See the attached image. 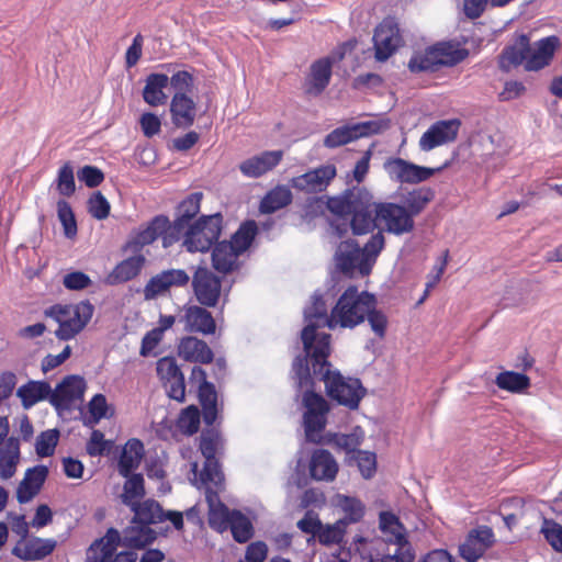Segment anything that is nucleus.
I'll return each mask as SVG.
<instances>
[{
  "instance_id": "obj_1",
  "label": "nucleus",
  "mask_w": 562,
  "mask_h": 562,
  "mask_svg": "<svg viewBox=\"0 0 562 562\" xmlns=\"http://www.w3.org/2000/svg\"><path fill=\"white\" fill-rule=\"evenodd\" d=\"M326 336L322 338L317 350L310 357L308 363L313 382H324L327 395L338 404L356 409L364 397L367 390L356 378H345L339 371L331 370L328 361L330 350Z\"/></svg>"
},
{
  "instance_id": "obj_2",
  "label": "nucleus",
  "mask_w": 562,
  "mask_h": 562,
  "mask_svg": "<svg viewBox=\"0 0 562 562\" xmlns=\"http://www.w3.org/2000/svg\"><path fill=\"white\" fill-rule=\"evenodd\" d=\"M291 378L297 393H302V402L305 407L303 415L304 429L307 440L314 441L315 435L322 432L326 427L329 406L327 401L314 392V382L311 373L308 359L295 357L292 362Z\"/></svg>"
},
{
  "instance_id": "obj_3",
  "label": "nucleus",
  "mask_w": 562,
  "mask_h": 562,
  "mask_svg": "<svg viewBox=\"0 0 562 562\" xmlns=\"http://www.w3.org/2000/svg\"><path fill=\"white\" fill-rule=\"evenodd\" d=\"M373 304H378L374 294L367 291L360 292L357 286L350 285L331 307L327 327L331 330L336 328L352 329L366 321V315Z\"/></svg>"
},
{
  "instance_id": "obj_4",
  "label": "nucleus",
  "mask_w": 562,
  "mask_h": 562,
  "mask_svg": "<svg viewBox=\"0 0 562 562\" xmlns=\"http://www.w3.org/2000/svg\"><path fill=\"white\" fill-rule=\"evenodd\" d=\"M383 247L382 232L373 234L363 247L353 239L344 240L335 254L336 267L345 274H352L356 271L362 276L369 274Z\"/></svg>"
},
{
  "instance_id": "obj_5",
  "label": "nucleus",
  "mask_w": 562,
  "mask_h": 562,
  "mask_svg": "<svg viewBox=\"0 0 562 562\" xmlns=\"http://www.w3.org/2000/svg\"><path fill=\"white\" fill-rule=\"evenodd\" d=\"M258 233L255 221L244 222L232 235L231 240H223L214 245L212 250V266L223 274L234 272L240 268L239 256L249 249Z\"/></svg>"
},
{
  "instance_id": "obj_6",
  "label": "nucleus",
  "mask_w": 562,
  "mask_h": 562,
  "mask_svg": "<svg viewBox=\"0 0 562 562\" xmlns=\"http://www.w3.org/2000/svg\"><path fill=\"white\" fill-rule=\"evenodd\" d=\"M94 306L85 300L77 304H55L44 311V315L58 324L55 336L59 340L75 338L90 322Z\"/></svg>"
},
{
  "instance_id": "obj_7",
  "label": "nucleus",
  "mask_w": 562,
  "mask_h": 562,
  "mask_svg": "<svg viewBox=\"0 0 562 562\" xmlns=\"http://www.w3.org/2000/svg\"><path fill=\"white\" fill-rule=\"evenodd\" d=\"M304 318L307 323L301 331L304 355H299L297 357L310 360V357L315 353L324 336L328 337V350H330V335L317 333L318 327H327V319H329L327 299L318 290L312 295L311 304L304 308Z\"/></svg>"
},
{
  "instance_id": "obj_8",
  "label": "nucleus",
  "mask_w": 562,
  "mask_h": 562,
  "mask_svg": "<svg viewBox=\"0 0 562 562\" xmlns=\"http://www.w3.org/2000/svg\"><path fill=\"white\" fill-rule=\"evenodd\" d=\"M222 224L221 213L200 216L184 232L183 248L189 252L209 251L221 236Z\"/></svg>"
},
{
  "instance_id": "obj_9",
  "label": "nucleus",
  "mask_w": 562,
  "mask_h": 562,
  "mask_svg": "<svg viewBox=\"0 0 562 562\" xmlns=\"http://www.w3.org/2000/svg\"><path fill=\"white\" fill-rule=\"evenodd\" d=\"M389 127V122L384 120H371L346 124L333 130L324 138V146L327 148H337L361 137H368L382 133Z\"/></svg>"
},
{
  "instance_id": "obj_10",
  "label": "nucleus",
  "mask_w": 562,
  "mask_h": 562,
  "mask_svg": "<svg viewBox=\"0 0 562 562\" xmlns=\"http://www.w3.org/2000/svg\"><path fill=\"white\" fill-rule=\"evenodd\" d=\"M375 218L383 222L385 229L396 236L411 233L415 222L404 205L391 202L374 204Z\"/></svg>"
},
{
  "instance_id": "obj_11",
  "label": "nucleus",
  "mask_w": 562,
  "mask_h": 562,
  "mask_svg": "<svg viewBox=\"0 0 562 562\" xmlns=\"http://www.w3.org/2000/svg\"><path fill=\"white\" fill-rule=\"evenodd\" d=\"M86 386V381L80 375L65 376L54 390L52 389L50 405L58 414L70 411L77 401L82 400Z\"/></svg>"
},
{
  "instance_id": "obj_12",
  "label": "nucleus",
  "mask_w": 562,
  "mask_h": 562,
  "mask_svg": "<svg viewBox=\"0 0 562 562\" xmlns=\"http://www.w3.org/2000/svg\"><path fill=\"white\" fill-rule=\"evenodd\" d=\"M458 61L454 54L448 52L443 45H435L424 52L414 53L408 61V69L414 74L437 71L442 66H453Z\"/></svg>"
},
{
  "instance_id": "obj_13",
  "label": "nucleus",
  "mask_w": 562,
  "mask_h": 562,
  "mask_svg": "<svg viewBox=\"0 0 562 562\" xmlns=\"http://www.w3.org/2000/svg\"><path fill=\"white\" fill-rule=\"evenodd\" d=\"M384 169L392 180L415 184L428 180L441 168L434 169L415 165L403 158H390L384 162Z\"/></svg>"
},
{
  "instance_id": "obj_14",
  "label": "nucleus",
  "mask_w": 562,
  "mask_h": 562,
  "mask_svg": "<svg viewBox=\"0 0 562 562\" xmlns=\"http://www.w3.org/2000/svg\"><path fill=\"white\" fill-rule=\"evenodd\" d=\"M335 165L326 164L291 179V187L306 193H321L336 177Z\"/></svg>"
},
{
  "instance_id": "obj_15",
  "label": "nucleus",
  "mask_w": 562,
  "mask_h": 562,
  "mask_svg": "<svg viewBox=\"0 0 562 562\" xmlns=\"http://www.w3.org/2000/svg\"><path fill=\"white\" fill-rule=\"evenodd\" d=\"M398 25L392 19L383 20L375 29L373 43L375 49V59L379 61L387 60L401 45Z\"/></svg>"
},
{
  "instance_id": "obj_16",
  "label": "nucleus",
  "mask_w": 562,
  "mask_h": 562,
  "mask_svg": "<svg viewBox=\"0 0 562 562\" xmlns=\"http://www.w3.org/2000/svg\"><path fill=\"white\" fill-rule=\"evenodd\" d=\"M192 286L201 305L214 307L217 304L222 290L221 279L207 268L200 267L196 269Z\"/></svg>"
},
{
  "instance_id": "obj_17",
  "label": "nucleus",
  "mask_w": 562,
  "mask_h": 562,
  "mask_svg": "<svg viewBox=\"0 0 562 562\" xmlns=\"http://www.w3.org/2000/svg\"><path fill=\"white\" fill-rule=\"evenodd\" d=\"M461 122L457 119L437 121L422 135L419 148L430 151L436 147L453 142L459 133Z\"/></svg>"
},
{
  "instance_id": "obj_18",
  "label": "nucleus",
  "mask_w": 562,
  "mask_h": 562,
  "mask_svg": "<svg viewBox=\"0 0 562 562\" xmlns=\"http://www.w3.org/2000/svg\"><path fill=\"white\" fill-rule=\"evenodd\" d=\"M494 532L488 526L472 529L463 543L459 546V554L467 562H476L493 546Z\"/></svg>"
},
{
  "instance_id": "obj_19",
  "label": "nucleus",
  "mask_w": 562,
  "mask_h": 562,
  "mask_svg": "<svg viewBox=\"0 0 562 562\" xmlns=\"http://www.w3.org/2000/svg\"><path fill=\"white\" fill-rule=\"evenodd\" d=\"M189 281V274L182 269L161 271L149 279L144 288V296L146 300L155 299L171 286H183L187 285Z\"/></svg>"
},
{
  "instance_id": "obj_20",
  "label": "nucleus",
  "mask_w": 562,
  "mask_h": 562,
  "mask_svg": "<svg viewBox=\"0 0 562 562\" xmlns=\"http://www.w3.org/2000/svg\"><path fill=\"white\" fill-rule=\"evenodd\" d=\"M178 322L183 323L184 329L190 333L211 335L216 329L212 314L206 308L198 305L184 306L183 312L178 315Z\"/></svg>"
},
{
  "instance_id": "obj_21",
  "label": "nucleus",
  "mask_w": 562,
  "mask_h": 562,
  "mask_svg": "<svg viewBox=\"0 0 562 562\" xmlns=\"http://www.w3.org/2000/svg\"><path fill=\"white\" fill-rule=\"evenodd\" d=\"M282 158V150H266L241 161L239 170L247 178H259L277 167Z\"/></svg>"
},
{
  "instance_id": "obj_22",
  "label": "nucleus",
  "mask_w": 562,
  "mask_h": 562,
  "mask_svg": "<svg viewBox=\"0 0 562 562\" xmlns=\"http://www.w3.org/2000/svg\"><path fill=\"white\" fill-rule=\"evenodd\" d=\"M119 546H122L121 532L111 527L105 535L95 539L87 552V562H109L116 553Z\"/></svg>"
},
{
  "instance_id": "obj_23",
  "label": "nucleus",
  "mask_w": 562,
  "mask_h": 562,
  "mask_svg": "<svg viewBox=\"0 0 562 562\" xmlns=\"http://www.w3.org/2000/svg\"><path fill=\"white\" fill-rule=\"evenodd\" d=\"M56 544L54 539L33 537L19 541L12 549V554L23 561H41L53 553Z\"/></svg>"
},
{
  "instance_id": "obj_24",
  "label": "nucleus",
  "mask_w": 562,
  "mask_h": 562,
  "mask_svg": "<svg viewBox=\"0 0 562 562\" xmlns=\"http://www.w3.org/2000/svg\"><path fill=\"white\" fill-rule=\"evenodd\" d=\"M48 476V468L40 464L26 470L23 480L16 488V499L20 504L32 501L41 491Z\"/></svg>"
},
{
  "instance_id": "obj_25",
  "label": "nucleus",
  "mask_w": 562,
  "mask_h": 562,
  "mask_svg": "<svg viewBox=\"0 0 562 562\" xmlns=\"http://www.w3.org/2000/svg\"><path fill=\"white\" fill-rule=\"evenodd\" d=\"M178 355L186 361L194 363H211L214 358L207 344L196 337H183L178 345Z\"/></svg>"
},
{
  "instance_id": "obj_26",
  "label": "nucleus",
  "mask_w": 562,
  "mask_h": 562,
  "mask_svg": "<svg viewBox=\"0 0 562 562\" xmlns=\"http://www.w3.org/2000/svg\"><path fill=\"white\" fill-rule=\"evenodd\" d=\"M170 114L175 126L188 128L194 123L196 104L188 94L175 93L170 102Z\"/></svg>"
},
{
  "instance_id": "obj_27",
  "label": "nucleus",
  "mask_w": 562,
  "mask_h": 562,
  "mask_svg": "<svg viewBox=\"0 0 562 562\" xmlns=\"http://www.w3.org/2000/svg\"><path fill=\"white\" fill-rule=\"evenodd\" d=\"M157 538L156 531L148 526H144L140 522H133V518L130 525L121 532L122 547L127 549L140 550L151 544Z\"/></svg>"
},
{
  "instance_id": "obj_28",
  "label": "nucleus",
  "mask_w": 562,
  "mask_h": 562,
  "mask_svg": "<svg viewBox=\"0 0 562 562\" xmlns=\"http://www.w3.org/2000/svg\"><path fill=\"white\" fill-rule=\"evenodd\" d=\"M338 472V464L333 454L325 450H315L310 461L311 476L316 481H333Z\"/></svg>"
},
{
  "instance_id": "obj_29",
  "label": "nucleus",
  "mask_w": 562,
  "mask_h": 562,
  "mask_svg": "<svg viewBox=\"0 0 562 562\" xmlns=\"http://www.w3.org/2000/svg\"><path fill=\"white\" fill-rule=\"evenodd\" d=\"M558 46L559 38L557 36H548L538 41L536 49L530 50L528 55L525 69L537 71L548 66Z\"/></svg>"
},
{
  "instance_id": "obj_30",
  "label": "nucleus",
  "mask_w": 562,
  "mask_h": 562,
  "mask_svg": "<svg viewBox=\"0 0 562 562\" xmlns=\"http://www.w3.org/2000/svg\"><path fill=\"white\" fill-rule=\"evenodd\" d=\"M144 262L145 257L143 255L128 257L114 267L105 277L104 282L108 285H117L127 282L138 276Z\"/></svg>"
},
{
  "instance_id": "obj_31",
  "label": "nucleus",
  "mask_w": 562,
  "mask_h": 562,
  "mask_svg": "<svg viewBox=\"0 0 562 562\" xmlns=\"http://www.w3.org/2000/svg\"><path fill=\"white\" fill-rule=\"evenodd\" d=\"M206 502L209 504V525L216 531H224L228 528L232 510L223 504L216 491L210 487L205 492Z\"/></svg>"
},
{
  "instance_id": "obj_32",
  "label": "nucleus",
  "mask_w": 562,
  "mask_h": 562,
  "mask_svg": "<svg viewBox=\"0 0 562 562\" xmlns=\"http://www.w3.org/2000/svg\"><path fill=\"white\" fill-rule=\"evenodd\" d=\"M16 395L21 398L22 406L30 409L36 403L45 400L50 403L52 386L47 381L31 380L18 389Z\"/></svg>"
},
{
  "instance_id": "obj_33",
  "label": "nucleus",
  "mask_w": 562,
  "mask_h": 562,
  "mask_svg": "<svg viewBox=\"0 0 562 562\" xmlns=\"http://www.w3.org/2000/svg\"><path fill=\"white\" fill-rule=\"evenodd\" d=\"M144 456V445L139 439L132 438L123 447L119 462L117 471L122 476H130L136 470Z\"/></svg>"
},
{
  "instance_id": "obj_34",
  "label": "nucleus",
  "mask_w": 562,
  "mask_h": 562,
  "mask_svg": "<svg viewBox=\"0 0 562 562\" xmlns=\"http://www.w3.org/2000/svg\"><path fill=\"white\" fill-rule=\"evenodd\" d=\"M169 83V77L165 74H149L143 89V99L150 106H158L166 103L168 97L164 92Z\"/></svg>"
},
{
  "instance_id": "obj_35",
  "label": "nucleus",
  "mask_w": 562,
  "mask_h": 562,
  "mask_svg": "<svg viewBox=\"0 0 562 562\" xmlns=\"http://www.w3.org/2000/svg\"><path fill=\"white\" fill-rule=\"evenodd\" d=\"M331 68L329 58H321L312 64L306 88L308 94L318 95L326 89L331 78Z\"/></svg>"
},
{
  "instance_id": "obj_36",
  "label": "nucleus",
  "mask_w": 562,
  "mask_h": 562,
  "mask_svg": "<svg viewBox=\"0 0 562 562\" xmlns=\"http://www.w3.org/2000/svg\"><path fill=\"white\" fill-rule=\"evenodd\" d=\"M530 53L529 38L527 35H519L515 45L507 46L499 56V67L508 70L513 66H519L527 63Z\"/></svg>"
},
{
  "instance_id": "obj_37",
  "label": "nucleus",
  "mask_w": 562,
  "mask_h": 562,
  "mask_svg": "<svg viewBox=\"0 0 562 562\" xmlns=\"http://www.w3.org/2000/svg\"><path fill=\"white\" fill-rule=\"evenodd\" d=\"M20 454L19 439L8 438L4 446L0 448V477L2 480H9L15 474Z\"/></svg>"
},
{
  "instance_id": "obj_38",
  "label": "nucleus",
  "mask_w": 562,
  "mask_h": 562,
  "mask_svg": "<svg viewBox=\"0 0 562 562\" xmlns=\"http://www.w3.org/2000/svg\"><path fill=\"white\" fill-rule=\"evenodd\" d=\"M374 209L369 202L360 200L351 212L350 226L353 235H363L371 232L375 226Z\"/></svg>"
},
{
  "instance_id": "obj_39",
  "label": "nucleus",
  "mask_w": 562,
  "mask_h": 562,
  "mask_svg": "<svg viewBox=\"0 0 562 562\" xmlns=\"http://www.w3.org/2000/svg\"><path fill=\"white\" fill-rule=\"evenodd\" d=\"M130 509L134 513L133 522H140L144 526L150 527L151 525H156L161 522L162 507L161 505L153 499L147 498L143 502H138Z\"/></svg>"
},
{
  "instance_id": "obj_40",
  "label": "nucleus",
  "mask_w": 562,
  "mask_h": 562,
  "mask_svg": "<svg viewBox=\"0 0 562 562\" xmlns=\"http://www.w3.org/2000/svg\"><path fill=\"white\" fill-rule=\"evenodd\" d=\"M199 402L202 406V417L206 426H212L218 415L217 392L213 383H204L198 390Z\"/></svg>"
},
{
  "instance_id": "obj_41",
  "label": "nucleus",
  "mask_w": 562,
  "mask_h": 562,
  "mask_svg": "<svg viewBox=\"0 0 562 562\" xmlns=\"http://www.w3.org/2000/svg\"><path fill=\"white\" fill-rule=\"evenodd\" d=\"M292 202V192L284 186L270 190L261 200L259 210L262 214H271L288 206Z\"/></svg>"
},
{
  "instance_id": "obj_42",
  "label": "nucleus",
  "mask_w": 562,
  "mask_h": 562,
  "mask_svg": "<svg viewBox=\"0 0 562 562\" xmlns=\"http://www.w3.org/2000/svg\"><path fill=\"white\" fill-rule=\"evenodd\" d=\"M336 506L344 513V517L338 520L342 526L356 524L360 521L364 515V506L362 502L356 497L338 494L336 496Z\"/></svg>"
},
{
  "instance_id": "obj_43",
  "label": "nucleus",
  "mask_w": 562,
  "mask_h": 562,
  "mask_svg": "<svg viewBox=\"0 0 562 562\" xmlns=\"http://www.w3.org/2000/svg\"><path fill=\"white\" fill-rule=\"evenodd\" d=\"M124 477L126 481L124 482L123 493L120 497L121 502L130 508L145 496V481L140 473H131L130 476Z\"/></svg>"
},
{
  "instance_id": "obj_44",
  "label": "nucleus",
  "mask_w": 562,
  "mask_h": 562,
  "mask_svg": "<svg viewBox=\"0 0 562 562\" xmlns=\"http://www.w3.org/2000/svg\"><path fill=\"white\" fill-rule=\"evenodd\" d=\"M202 192H194L182 200L176 211V221L184 227L192 225L191 221L198 215L201 209Z\"/></svg>"
},
{
  "instance_id": "obj_45",
  "label": "nucleus",
  "mask_w": 562,
  "mask_h": 562,
  "mask_svg": "<svg viewBox=\"0 0 562 562\" xmlns=\"http://www.w3.org/2000/svg\"><path fill=\"white\" fill-rule=\"evenodd\" d=\"M228 528L234 540L238 543H246L254 536L252 522L238 509H232Z\"/></svg>"
},
{
  "instance_id": "obj_46",
  "label": "nucleus",
  "mask_w": 562,
  "mask_h": 562,
  "mask_svg": "<svg viewBox=\"0 0 562 562\" xmlns=\"http://www.w3.org/2000/svg\"><path fill=\"white\" fill-rule=\"evenodd\" d=\"M495 384L512 393H522L530 386V379L525 373L504 371L497 374Z\"/></svg>"
},
{
  "instance_id": "obj_47",
  "label": "nucleus",
  "mask_w": 562,
  "mask_h": 562,
  "mask_svg": "<svg viewBox=\"0 0 562 562\" xmlns=\"http://www.w3.org/2000/svg\"><path fill=\"white\" fill-rule=\"evenodd\" d=\"M434 191L430 188H418L407 193L404 198V206L414 218L422 213L427 204L434 199Z\"/></svg>"
},
{
  "instance_id": "obj_48",
  "label": "nucleus",
  "mask_w": 562,
  "mask_h": 562,
  "mask_svg": "<svg viewBox=\"0 0 562 562\" xmlns=\"http://www.w3.org/2000/svg\"><path fill=\"white\" fill-rule=\"evenodd\" d=\"M359 194L347 190L339 196L330 198L327 202L328 210L339 216L350 215L358 202L361 200Z\"/></svg>"
},
{
  "instance_id": "obj_49",
  "label": "nucleus",
  "mask_w": 562,
  "mask_h": 562,
  "mask_svg": "<svg viewBox=\"0 0 562 562\" xmlns=\"http://www.w3.org/2000/svg\"><path fill=\"white\" fill-rule=\"evenodd\" d=\"M201 422V412L195 405H190L181 411L178 420V429L187 436L198 432Z\"/></svg>"
},
{
  "instance_id": "obj_50",
  "label": "nucleus",
  "mask_w": 562,
  "mask_h": 562,
  "mask_svg": "<svg viewBox=\"0 0 562 562\" xmlns=\"http://www.w3.org/2000/svg\"><path fill=\"white\" fill-rule=\"evenodd\" d=\"M540 533L551 548L559 553H562V525L554 519L543 518L540 528Z\"/></svg>"
},
{
  "instance_id": "obj_51",
  "label": "nucleus",
  "mask_w": 562,
  "mask_h": 562,
  "mask_svg": "<svg viewBox=\"0 0 562 562\" xmlns=\"http://www.w3.org/2000/svg\"><path fill=\"white\" fill-rule=\"evenodd\" d=\"M57 216L63 225L64 234L67 238H74L77 235V221L70 204L66 200L57 202Z\"/></svg>"
},
{
  "instance_id": "obj_52",
  "label": "nucleus",
  "mask_w": 562,
  "mask_h": 562,
  "mask_svg": "<svg viewBox=\"0 0 562 562\" xmlns=\"http://www.w3.org/2000/svg\"><path fill=\"white\" fill-rule=\"evenodd\" d=\"M59 440V430L47 429L42 431L36 438L35 451L40 458L50 457L55 452V448Z\"/></svg>"
},
{
  "instance_id": "obj_53",
  "label": "nucleus",
  "mask_w": 562,
  "mask_h": 562,
  "mask_svg": "<svg viewBox=\"0 0 562 562\" xmlns=\"http://www.w3.org/2000/svg\"><path fill=\"white\" fill-rule=\"evenodd\" d=\"M166 223L167 216H156L145 229L137 234L135 243L139 246H146L154 243L157 238L160 237L164 227H166Z\"/></svg>"
},
{
  "instance_id": "obj_54",
  "label": "nucleus",
  "mask_w": 562,
  "mask_h": 562,
  "mask_svg": "<svg viewBox=\"0 0 562 562\" xmlns=\"http://www.w3.org/2000/svg\"><path fill=\"white\" fill-rule=\"evenodd\" d=\"M113 447L112 440H106L104 434L99 429H93L89 440L86 443V451L90 457H102L110 453Z\"/></svg>"
},
{
  "instance_id": "obj_55",
  "label": "nucleus",
  "mask_w": 562,
  "mask_h": 562,
  "mask_svg": "<svg viewBox=\"0 0 562 562\" xmlns=\"http://www.w3.org/2000/svg\"><path fill=\"white\" fill-rule=\"evenodd\" d=\"M57 191L60 195L71 196L76 191L74 168L70 162L64 164L57 175L56 179Z\"/></svg>"
},
{
  "instance_id": "obj_56",
  "label": "nucleus",
  "mask_w": 562,
  "mask_h": 562,
  "mask_svg": "<svg viewBox=\"0 0 562 562\" xmlns=\"http://www.w3.org/2000/svg\"><path fill=\"white\" fill-rule=\"evenodd\" d=\"M363 438L364 431L361 427L357 426L350 434H337L335 436V443L347 453H357Z\"/></svg>"
},
{
  "instance_id": "obj_57",
  "label": "nucleus",
  "mask_w": 562,
  "mask_h": 562,
  "mask_svg": "<svg viewBox=\"0 0 562 562\" xmlns=\"http://www.w3.org/2000/svg\"><path fill=\"white\" fill-rule=\"evenodd\" d=\"M200 481L205 485L213 484L215 487H220L223 484L224 475L216 457L205 459L203 470L200 473Z\"/></svg>"
},
{
  "instance_id": "obj_58",
  "label": "nucleus",
  "mask_w": 562,
  "mask_h": 562,
  "mask_svg": "<svg viewBox=\"0 0 562 562\" xmlns=\"http://www.w3.org/2000/svg\"><path fill=\"white\" fill-rule=\"evenodd\" d=\"M221 436L214 428L205 429L200 437V450L204 459L216 457Z\"/></svg>"
},
{
  "instance_id": "obj_59",
  "label": "nucleus",
  "mask_w": 562,
  "mask_h": 562,
  "mask_svg": "<svg viewBox=\"0 0 562 562\" xmlns=\"http://www.w3.org/2000/svg\"><path fill=\"white\" fill-rule=\"evenodd\" d=\"M110 203L106 198L97 191L88 200V211L90 215L95 220H105L110 214Z\"/></svg>"
},
{
  "instance_id": "obj_60",
  "label": "nucleus",
  "mask_w": 562,
  "mask_h": 562,
  "mask_svg": "<svg viewBox=\"0 0 562 562\" xmlns=\"http://www.w3.org/2000/svg\"><path fill=\"white\" fill-rule=\"evenodd\" d=\"M187 227L180 224L179 221L173 220L172 223L167 218L166 227L160 234L162 247L168 248L179 240H184V232Z\"/></svg>"
},
{
  "instance_id": "obj_61",
  "label": "nucleus",
  "mask_w": 562,
  "mask_h": 562,
  "mask_svg": "<svg viewBox=\"0 0 562 562\" xmlns=\"http://www.w3.org/2000/svg\"><path fill=\"white\" fill-rule=\"evenodd\" d=\"M366 319L376 337L383 338L385 336L389 319L383 311L376 308V304H373V307L369 308Z\"/></svg>"
},
{
  "instance_id": "obj_62",
  "label": "nucleus",
  "mask_w": 562,
  "mask_h": 562,
  "mask_svg": "<svg viewBox=\"0 0 562 562\" xmlns=\"http://www.w3.org/2000/svg\"><path fill=\"white\" fill-rule=\"evenodd\" d=\"M344 527L341 522L337 521L335 525H321V529L316 536L319 543L329 546L339 543L344 538Z\"/></svg>"
},
{
  "instance_id": "obj_63",
  "label": "nucleus",
  "mask_w": 562,
  "mask_h": 562,
  "mask_svg": "<svg viewBox=\"0 0 562 562\" xmlns=\"http://www.w3.org/2000/svg\"><path fill=\"white\" fill-rule=\"evenodd\" d=\"M156 370L157 374L164 383L182 374V371L177 364L176 359L172 357H165L159 359Z\"/></svg>"
},
{
  "instance_id": "obj_64",
  "label": "nucleus",
  "mask_w": 562,
  "mask_h": 562,
  "mask_svg": "<svg viewBox=\"0 0 562 562\" xmlns=\"http://www.w3.org/2000/svg\"><path fill=\"white\" fill-rule=\"evenodd\" d=\"M77 177L80 182H83L88 188H95L104 180V173L101 169L94 166H83L77 171Z\"/></svg>"
}]
</instances>
